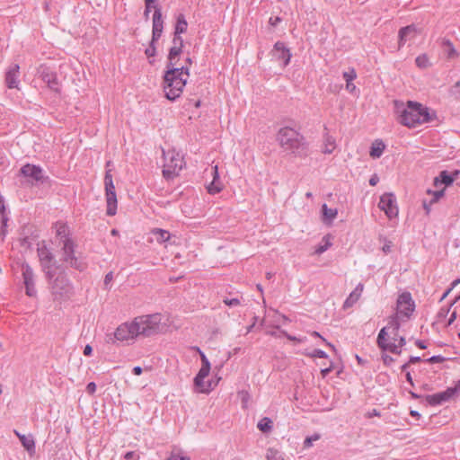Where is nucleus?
Masks as SVG:
<instances>
[{"label": "nucleus", "mask_w": 460, "mask_h": 460, "mask_svg": "<svg viewBox=\"0 0 460 460\" xmlns=\"http://www.w3.org/2000/svg\"><path fill=\"white\" fill-rule=\"evenodd\" d=\"M179 57L168 55L166 72L164 76V90L167 99L174 101L181 96L190 76V58L185 59L186 65L178 66Z\"/></svg>", "instance_id": "nucleus-1"}, {"label": "nucleus", "mask_w": 460, "mask_h": 460, "mask_svg": "<svg viewBox=\"0 0 460 460\" xmlns=\"http://www.w3.org/2000/svg\"><path fill=\"white\" fill-rule=\"evenodd\" d=\"M394 111L399 123L408 128H415L431 120L429 109L416 102L408 101L404 103L394 101Z\"/></svg>", "instance_id": "nucleus-2"}, {"label": "nucleus", "mask_w": 460, "mask_h": 460, "mask_svg": "<svg viewBox=\"0 0 460 460\" xmlns=\"http://www.w3.org/2000/svg\"><path fill=\"white\" fill-rule=\"evenodd\" d=\"M53 302L62 305L71 300L75 294V287L64 270L51 273V276H45Z\"/></svg>", "instance_id": "nucleus-3"}, {"label": "nucleus", "mask_w": 460, "mask_h": 460, "mask_svg": "<svg viewBox=\"0 0 460 460\" xmlns=\"http://www.w3.org/2000/svg\"><path fill=\"white\" fill-rule=\"evenodd\" d=\"M279 146L295 155H302L306 149V142L302 134L289 127L279 128L277 134Z\"/></svg>", "instance_id": "nucleus-4"}, {"label": "nucleus", "mask_w": 460, "mask_h": 460, "mask_svg": "<svg viewBox=\"0 0 460 460\" xmlns=\"http://www.w3.org/2000/svg\"><path fill=\"white\" fill-rule=\"evenodd\" d=\"M400 326L399 316L394 314L389 318L388 324L380 330L376 342L383 351L398 352L395 343L388 341L386 336L397 335Z\"/></svg>", "instance_id": "nucleus-5"}, {"label": "nucleus", "mask_w": 460, "mask_h": 460, "mask_svg": "<svg viewBox=\"0 0 460 460\" xmlns=\"http://www.w3.org/2000/svg\"><path fill=\"white\" fill-rule=\"evenodd\" d=\"M138 330L134 320L123 323L116 328L113 333L107 335V342L111 344L117 342L130 344L138 337Z\"/></svg>", "instance_id": "nucleus-6"}, {"label": "nucleus", "mask_w": 460, "mask_h": 460, "mask_svg": "<svg viewBox=\"0 0 460 460\" xmlns=\"http://www.w3.org/2000/svg\"><path fill=\"white\" fill-rule=\"evenodd\" d=\"M162 316L160 314L140 315L134 318L137 327L138 336L149 337L158 333L161 331Z\"/></svg>", "instance_id": "nucleus-7"}, {"label": "nucleus", "mask_w": 460, "mask_h": 460, "mask_svg": "<svg viewBox=\"0 0 460 460\" xmlns=\"http://www.w3.org/2000/svg\"><path fill=\"white\" fill-rule=\"evenodd\" d=\"M163 175L165 179H172L179 174L184 166L183 157L175 150H163Z\"/></svg>", "instance_id": "nucleus-8"}, {"label": "nucleus", "mask_w": 460, "mask_h": 460, "mask_svg": "<svg viewBox=\"0 0 460 460\" xmlns=\"http://www.w3.org/2000/svg\"><path fill=\"white\" fill-rule=\"evenodd\" d=\"M37 253L41 270L45 276H51V273L59 269V266L57 265L53 253L47 247L44 241L38 243Z\"/></svg>", "instance_id": "nucleus-9"}, {"label": "nucleus", "mask_w": 460, "mask_h": 460, "mask_svg": "<svg viewBox=\"0 0 460 460\" xmlns=\"http://www.w3.org/2000/svg\"><path fill=\"white\" fill-rule=\"evenodd\" d=\"M188 28L187 21L183 14H179L177 17L174 35L172 39V46L169 49V54L172 57H179L182 52L183 40L181 36V33L186 32Z\"/></svg>", "instance_id": "nucleus-10"}, {"label": "nucleus", "mask_w": 460, "mask_h": 460, "mask_svg": "<svg viewBox=\"0 0 460 460\" xmlns=\"http://www.w3.org/2000/svg\"><path fill=\"white\" fill-rule=\"evenodd\" d=\"M75 242L66 243L61 245L62 261L66 263V266L82 271L84 270L85 266L84 263L75 256Z\"/></svg>", "instance_id": "nucleus-11"}, {"label": "nucleus", "mask_w": 460, "mask_h": 460, "mask_svg": "<svg viewBox=\"0 0 460 460\" xmlns=\"http://www.w3.org/2000/svg\"><path fill=\"white\" fill-rule=\"evenodd\" d=\"M460 392V380L456 383L455 387H447L445 391L434 394L426 395L427 402L431 406L441 405L444 402L450 401Z\"/></svg>", "instance_id": "nucleus-12"}, {"label": "nucleus", "mask_w": 460, "mask_h": 460, "mask_svg": "<svg viewBox=\"0 0 460 460\" xmlns=\"http://www.w3.org/2000/svg\"><path fill=\"white\" fill-rule=\"evenodd\" d=\"M378 208L384 211L386 217L390 219L395 218L398 216L399 209L397 207L396 197L392 192L384 193L380 197Z\"/></svg>", "instance_id": "nucleus-13"}, {"label": "nucleus", "mask_w": 460, "mask_h": 460, "mask_svg": "<svg viewBox=\"0 0 460 460\" xmlns=\"http://www.w3.org/2000/svg\"><path fill=\"white\" fill-rule=\"evenodd\" d=\"M415 309L414 301L410 292H403L397 298V315L409 318Z\"/></svg>", "instance_id": "nucleus-14"}, {"label": "nucleus", "mask_w": 460, "mask_h": 460, "mask_svg": "<svg viewBox=\"0 0 460 460\" xmlns=\"http://www.w3.org/2000/svg\"><path fill=\"white\" fill-rule=\"evenodd\" d=\"M272 58L281 63V66H287L291 58V53L288 48L282 41H277L271 50Z\"/></svg>", "instance_id": "nucleus-15"}, {"label": "nucleus", "mask_w": 460, "mask_h": 460, "mask_svg": "<svg viewBox=\"0 0 460 460\" xmlns=\"http://www.w3.org/2000/svg\"><path fill=\"white\" fill-rule=\"evenodd\" d=\"M22 271L26 295L35 296L37 290L35 288L34 273L31 267L27 263H23L22 265Z\"/></svg>", "instance_id": "nucleus-16"}, {"label": "nucleus", "mask_w": 460, "mask_h": 460, "mask_svg": "<svg viewBox=\"0 0 460 460\" xmlns=\"http://www.w3.org/2000/svg\"><path fill=\"white\" fill-rule=\"evenodd\" d=\"M164 21L162 17V11L159 5L155 6L153 14V27H152V40L157 41L163 33Z\"/></svg>", "instance_id": "nucleus-17"}, {"label": "nucleus", "mask_w": 460, "mask_h": 460, "mask_svg": "<svg viewBox=\"0 0 460 460\" xmlns=\"http://www.w3.org/2000/svg\"><path fill=\"white\" fill-rule=\"evenodd\" d=\"M20 172L24 177L31 178L35 181H44L43 170L39 165L26 164L21 168Z\"/></svg>", "instance_id": "nucleus-18"}, {"label": "nucleus", "mask_w": 460, "mask_h": 460, "mask_svg": "<svg viewBox=\"0 0 460 460\" xmlns=\"http://www.w3.org/2000/svg\"><path fill=\"white\" fill-rule=\"evenodd\" d=\"M54 229L56 231V238L58 240L60 245L74 242L70 237V230L68 226L64 222H56L54 224Z\"/></svg>", "instance_id": "nucleus-19"}, {"label": "nucleus", "mask_w": 460, "mask_h": 460, "mask_svg": "<svg viewBox=\"0 0 460 460\" xmlns=\"http://www.w3.org/2000/svg\"><path fill=\"white\" fill-rule=\"evenodd\" d=\"M19 74H20V66L17 64H13L9 66L5 73V84L8 88L18 89L19 86Z\"/></svg>", "instance_id": "nucleus-20"}, {"label": "nucleus", "mask_w": 460, "mask_h": 460, "mask_svg": "<svg viewBox=\"0 0 460 460\" xmlns=\"http://www.w3.org/2000/svg\"><path fill=\"white\" fill-rule=\"evenodd\" d=\"M40 76L49 89L54 92L59 91V83L57 75L54 72L45 67L41 70Z\"/></svg>", "instance_id": "nucleus-21"}, {"label": "nucleus", "mask_w": 460, "mask_h": 460, "mask_svg": "<svg viewBox=\"0 0 460 460\" xmlns=\"http://www.w3.org/2000/svg\"><path fill=\"white\" fill-rule=\"evenodd\" d=\"M418 32V29L414 24L401 28L398 33L399 48L402 47L409 40L415 38Z\"/></svg>", "instance_id": "nucleus-22"}, {"label": "nucleus", "mask_w": 460, "mask_h": 460, "mask_svg": "<svg viewBox=\"0 0 460 460\" xmlns=\"http://www.w3.org/2000/svg\"><path fill=\"white\" fill-rule=\"evenodd\" d=\"M212 181L208 185L207 189L209 194L215 195L223 190V183L219 179L218 166L214 165L211 170Z\"/></svg>", "instance_id": "nucleus-23"}, {"label": "nucleus", "mask_w": 460, "mask_h": 460, "mask_svg": "<svg viewBox=\"0 0 460 460\" xmlns=\"http://www.w3.org/2000/svg\"><path fill=\"white\" fill-rule=\"evenodd\" d=\"M363 289L364 285L362 283L358 284L354 290L349 294V296L345 300L343 306L345 308L351 307L355 303H357V301L362 295Z\"/></svg>", "instance_id": "nucleus-24"}, {"label": "nucleus", "mask_w": 460, "mask_h": 460, "mask_svg": "<svg viewBox=\"0 0 460 460\" xmlns=\"http://www.w3.org/2000/svg\"><path fill=\"white\" fill-rule=\"evenodd\" d=\"M336 148V141L333 137L329 135V133H325L323 135V144L322 152L325 155H331Z\"/></svg>", "instance_id": "nucleus-25"}, {"label": "nucleus", "mask_w": 460, "mask_h": 460, "mask_svg": "<svg viewBox=\"0 0 460 460\" xmlns=\"http://www.w3.org/2000/svg\"><path fill=\"white\" fill-rule=\"evenodd\" d=\"M107 202L106 214L108 216H114L117 213V195L116 193L105 194Z\"/></svg>", "instance_id": "nucleus-26"}, {"label": "nucleus", "mask_w": 460, "mask_h": 460, "mask_svg": "<svg viewBox=\"0 0 460 460\" xmlns=\"http://www.w3.org/2000/svg\"><path fill=\"white\" fill-rule=\"evenodd\" d=\"M201 358V367L198 372L199 378H206L210 371V362L206 355L198 348Z\"/></svg>", "instance_id": "nucleus-27"}, {"label": "nucleus", "mask_w": 460, "mask_h": 460, "mask_svg": "<svg viewBox=\"0 0 460 460\" xmlns=\"http://www.w3.org/2000/svg\"><path fill=\"white\" fill-rule=\"evenodd\" d=\"M323 221L326 224H331L337 217V208H330L326 204L322 206Z\"/></svg>", "instance_id": "nucleus-28"}, {"label": "nucleus", "mask_w": 460, "mask_h": 460, "mask_svg": "<svg viewBox=\"0 0 460 460\" xmlns=\"http://www.w3.org/2000/svg\"><path fill=\"white\" fill-rule=\"evenodd\" d=\"M442 48L444 53L447 55V58L451 59L455 58L458 56L457 51L456 50L453 43L449 40L444 39L442 41Z\"/></svg>", "instance_id": "nucleus-29"}, {"label": "nucleus", "mask_w": 460, "mask_h": 460, "mask_svg": "<svg viewBox=\"0 0 460 460\" xmlns=\"http://www.w3.org/2000/svg\"><path fill=\"white\" fill-rule=\"evenodd\" d=\"M385 148L382 140H376L370 149V156L373 158H379Z\"/></svg>", "instance_id": "nucleus-30"}, {"label": "nucleus", "mask_w": 460, "mask_h": 460, "mask_svg": "<svg viewBox=\"0 0 460 460\" xmlns=\"http://www.w3.org/2000/svg\"><path fill=\"white\" fill-rule=\"evenodd\" d=\"M105 194L116 193L111 170H107L104 176Z\"/></svg>", "instance_id": "nucleus-31"}, {"label": "nucleus", "mask_w": 460, "mask_h": 460, "mask_svg": "<svg viewBox=\"0 0 460 460\" xmlns=\"http://www.w3.org/2000/svg\"><path fill=\"white\" fill-rule=\"evenodd\" d=\"M20 442L28 452L35 450V441L31 435L21 437Z\"/></svg>", "instance_id": "nucleus-32"}, {"label": "nucleus", "mask_w": 460, "mask_h": 460, "mask_svg": "<svg viewBox=\"0 0 460 460\" xmlns=\"http://www.w3.org/2000/svg\"><path fill=\"white\" fill-rule=\"evenodd\" d=\"M453 181H454L453 177L447 171L441 172L439 176L435 178V180H434V183L436 186H438V182L443 183L446 186H448V185L452 184Z\"/></svg>", "instance_id": "nucleus-33"}, {"label": "nucleus", "mask_w": 460, "mask_h": 460, "mask_svg": "<svg viewBox=\"0 0 460 460\" xmlns=\"http://www.w3.org/2000/svg\"><path fill=\"white\" fill-rule=\"evenodd\" d=\"M257 428L264 433H268L272 429V420L268 418H262L257 424Z\"/></svg>", "instance_id": "nucleus-34"}, {"label": "nucleus", "mask_w": 460, "mask_h": 460, "mask_svg": "<svg viewBox=\"0 0 460 460\" xmlns=\"http://www.w3.org/2000/svg\"><path fill=\"white\" fill-rule=\"evenodd\" d=\"M266 458L267 460H285L283 453L273 447L268 448Z\"/></svg>", "instance_id": "nucleus-35"}, {"label": "nucleus", "mask_w": 460, "mask_h": 460, "mask_svg": "<svg viewBox=\"0 0 460 460\" xmlns=\"http://www.w3.org/2000/svg\"><path fill=\"white\" fill-rule=\"evenodd\" d=\"M154 234H155L156 240L159 243H164V242L168 241L170 238V233L166 230L155 229Z\"/></svg>", "instance_id": "nucleus-36"}, {"label": "nucleus", "mask_w": 460, "mask_h": 460, "mask_svg": "<svg viewBox=\"0 0 460 460\" xmlns=\"http://www.w3.org/2000/svg\"><path fill=\"white\" fill-rule=\"evenodd\" d=\"M415 63L420 68H426L429 66V60L427 55H420L416 58Z\"/></svg>", "instance_id": "nucleus-37"}, {"label": "nucleus", "mask_w": 460, "mask_h": 460, "mask_svg": "<svg viewBox=\"0 0 460 460\" xmlns=\"http://www.w3.org/2000/svg\"><path fill=\"white\" fill-rule=\"evenodd\" d=\"M323 242L324 243H320L316 248H315V251L314 252L318 255L323 253L325 251H327L329 249V247L332 245L331 242L329 241V239L325 236L323 237Z\"/></svg>", "instance_id": "nucleus-38"}, {"label": "nucleus", "mask_w": 460, "mask_h": 460, "mask_svg": "<svg viewBox=\"0 0 460 460\" xmlns=\"http://www.w3.org/2000/svg\"><path fill=\"white\" fill-rule=\"evenodd\" d=\"M0 204H1V206H0V214L2 215V221H3V226H2L1 234L3 235H4L5 233H4V227L6 226L8 218H7V217L4 216L5 206L4 204V198H3V196H0Z\"/></svg>", "instance_id": "nucleus-39"}, {"label": "nucleus", "mask_w": 460, "mask_h": 460, "mask_svg": "<svg viewBox=\"0 0 460 460\" xmlns=\"http://www.w3.org/2000/svg\"><path fill=\"white\" fill-rule=\"evenodd\" d=\"M155 3H156V0H145L146 9L144 12V16L146 20L149 17V13L151 12V9L152 8L155 9V6L157 5Z\"/></svg>", "instance_id": "nucleus-40"}, {"label": "nucleus", "mask_w": 460, "mask_h": 460, "mask_svg": "<svg viewBox=\"0 0 460 460\" xmlns=\"http://www.w3.org/2000/svg\"><path fill=\"white\" fill-rule=\"evenodd\" d=\"M342 76L346 83H349L357 77V74L354 68H349V71L343 72Z\"/></svg>", "instance_id": "nucleus-41"}, {"label": "nucleus", "mask_w": 460, "mask_h": 460, "mask_svg": "<svg viewBox=\"0 0 460 460\" xmlns=\"http://www.w3.org/2000/svg\"><path fill=\"white\" fill-rule=\"evenodd\" d=\"M155 42L156 41H153L151 40V42L149 44V47L146 49L145 51V54L148 57V58H154L156 54V47H155Z\"/></svg>", "instance_id": "nucleus-42"}, {"label": "nucleus", "mask_w": 460, "mask_h": 460, "mask_svg": "<svg viewBox=\"0 0 460 460\" xmlns=\"http://www.w3.org/2000/svg\"><path fill=\"white\" fill-rule=\"evenodd\" d=\"M320 438L318 434H314L313 436L307 437L304 441V447L308 448L313 446V443Z\"/></svg>", "instance_id": "nucleus-43"}, {"label": "nucleus", "mask_w": 460, "mask_h": 460, "mask_svg": "<svg viewBox=\"0 0 460 460\" xmlns=\"http://www.w3.org/2000/svg\"><path fill=\"white\" fill-rule=\"evenodd\" d=\"M204 379L205 378H199V376L197 375L195 377H194V385L199 388V391L204 393V392H208V390L206 389L204 387Z\"/></svg>", "instance_id": "nucleus-44"}, {"label": "nucleus", "mask_w": 460, "mask_h": 460, "mask_svg": "<svg viewBox=\"0 0 460 460\" xmlns=\"http://www.w3.org/2000/svg\"><path fill=\"white\" fill-rule=\"evenodd\" d=\"M406 344L405 338L403 336H400L395 342V346L397 347L398 352H393L394 354L400 355L402 353V347Z\"/></svg>", "instance_id": "nucleus-45"}, {"label": "nucleus", "mask_w": 460, "mask_h": 460, "mask_svg": "<svg viewBox=\"0 0 460 460\" xmlns=\"http://www.w3.org/2000/svg\"><path fill=\"white\" fill-rule=\"evenodd\" d=\"M310 356L312 358H327V354L325 351L320 349H315L311 354Z\"/></svg>", "instance_id": "nucleus-46"}, {"label": "nucleus", "mask_w": 460, "mask_h": 460, "mask_svg": "<svg viewBox=\"0 0 460 460\" xmlns=\"http://www.w3.org/2000/svg\"><path fill=\"white\" fill-rule=\"evenodd\" d=\"M167 460H190L189 457L181 456L179 452L172 451Z\"/></svg>", "instance_id": "nucleus-47"}, {"label": "nucleus", "mask_w": 460, "mask_h": 460, "mask_svg": "<svg viewBox=\"0 0 460 460\" xmlns=\"http://www.w3.org/2000/svg\"><path fill=\"white\" fill-rule=\"evenodd\" d=\"M223 302H224L226 305H228V306H230V307L237 306V305H240V300H239L238 298H227V297H226V298H225V299L223 300Z\"/></svg>", "instance_id": "nucleus-48"}, {"label": "nucleus", "mask_w": 460, "mask_h": 460, "mask_svg": "<svg viewBox=\"0 0 460 460\" xmlns=\"http://www.w3.org/2000/svg\"><path fill=\"white\" fill-rule=\"evenodd\" d=\"M446 360V358L441 355H436L432 356L429 358H428L426 361L429 363H441Z\"/></svg>", "instance_id": "nucleus-49"}, {"label": "nucleus", "mask_w": 460, "mask_h": 460, "mask_svg": "<svg viewBox=\"0 0 460 460\" xmlns=\"http://www.w3.org/2000/svg\"><path fill=\"white\" fill-rule=\"evenodd\" d=\"M428 192L432 193V195H433L431 203L437 202L444 195V190H436V191L429 190Z\"/></svg>", "instance_id": "nucleus-50"}, {"label": "nucleus", "mask_w": 460, "mask_h": 460, "mask_svg": "<svg viewBox=\"0 0 460 460\" xmlns=\"http://www.w3.org/2000/svg\"><path fill=\"white\" fill-rule=\"evenodd\" d=\"M382 359H383L384 364L386 366H390V365H392L393 362H394V358H392L391 356H389L387 354H383Z\"/></svg>", "instance_id": "nucleus-51"}, {"label": "nucleus", "mask_w": 460, "mask_h": 460, "mask_svg": "<svg viewBox=\"0 0 460 460\" xmlns=\"http://www.w3.org/2000/svg\"><path fill=\"white\" fill-rule=\"evenodd\" d=\"M112 279H113V272L110 271L105 275V278H104V286L106 288H108V286L112 281Z\"/></svg>", "instance_id": "nucleus-52"}, {"label": "nucleus", "mask_w": 460, "mask_h": 460, "mask_svg": "<svg viewBox=\"0 0 460 460\" xmlns=\"http://www.w3.org/2000/svg\"><path fill=\"white\" fill-rule=\"evenodd\" d=\"M96 391V384L94 382H90L87 385H86V392L89 394H93Z\"/></svg>", "instance_id": "nucleus-53"}, {"label": "nucleus", "mask_w": 460, "mask_h": 460, "mask_svg": "<svg viewBox=\"0 0 460 460\" xmlns=\"http://www.w3.org/2000/svg\"><path fill=\"white\" fill-rule=\"evenodd\" d=\"M379 181V178L377 177L376 174H374L370 179H369V184L371 186H376L377 184Z\"/></svg>", "instance_id": "nucleus-54"}, {"label": "nucleus", "mask_w": 460, "mask_h": 460, "mask_svg": "<svg viewBox=\"0 0 460 460\" xmlns=\"http://www.w3.org/2000/svg\"><path fill=\"white\" fill-rule=\"evenodd\" d=\"M142 372H143V369H142V367H139V366H136V367H133V369H132V373H133L134 375H136V376H140V375L142 374Z\"/></svg>", "instance_id": "nucleus-55"}, {"label": "nucleus", "mask_w": 460, "mask_h": 460, "mask_svg": "<svg viewBox=\"0 0 460 460\" xmlns=\"http://www.w3.org/2000/svg\"><path fill=\"white\" fill-rule=\"evenodd\" d=\"M346 89L349 93H353L356 90V85L352 82L347 83L346 84Z\"/></svg>", "instance_id": "nucleus-56"}, {"label": "nucleus", "mask_w": 460, "mask_h": 460, "mask_svg": "<svg viewBox=\"0 0 460 460\" xmlns=\"http://www.w3.org/2000/svg\"><path fill=\"white\" fill-rule=\"evenodd\" d=\"M415 345H416L418 348L421 349H426V348H427V345H426L425 341H420V340H417V341H415Z\"/></svg>", "instance_id": "nucleus-57"}, {"label": "nucleus", "mask_w": 460, "mask_h": 460, "mask_svg": "<svg viewBox=\"0 0 460 460\" xmlns=\"http://www.w3.org/2000/svg\"><path fill=\"white\" fill-rule=\"evenodd\" d=\"M93 352V348L90 345H86L84 349V356H91Z\"/></svg>", "instance_id": "nucleus-58"}, {"label": "nucleus", "mask_w": 460, "mask_h": 460, "mask_svg": "<svg viewBox=\"0 0 460 460\" xmlns=\"http://www.w3.org/2000/svg\"><path fill=\"white\" fill-rule=\"evenodd\" d=\"M391 246H392V245H391V242H388V243L386 242V243L384 244L383 248H382L383 252H384L385 253H388V252H390V251H391Z\"/></svg>", "instance_id": "nucleus-59"}, {"label": "nucleus", "mask_w": 460, "mask_h": 460, "mask_svg": "<svg viewBox=\"0 0 460 460\" xmlns=\"http://www.w3.org/2000/svg\"><path fill=\"white\" fill-rule=\"evenodd\" d=\"M281 19L279 17H271L270 18V23L272 25V26H276L279 22H280Z\"/></svg>", "instance_id": "nucleus-60"}, {"label": "nucleus", "mask_w": 460, "mask_h": 460, "mask_svg": "<svg viewBox=\"0 0 460 460\" xmlns=\"http://www.w3.org/2000/svg\"><path fill=\"white\" fill-rule=\"evenodd\" d=\"M379 415H380L379 411L376 409H373L371 411H368L367 413V418H372L374 416H379Z\"/></svg>", "instance_id": "nucleus-61"}, {"label": "nucleus", "mask_w": 460, "mask_h": 460, "mask_svg": "<svg viewBox=\"0 0 460 460\" xmlns=\"http://www.w3.org/2000/svg\"><path fill=\"white\" fill-rule=\"evenodd\" d=\"M420 361H421V358H420V357H418V356H411L409 358V363L410 364H414V363H417V362H420Z\"/></svg>", "instance_id": "nucleus-62"}, {"label": "nucleus", "mask_w": 460, "mask_h": 460, "mask_svg": "<svg viewBox=\"0 0 460 460\" xmlns=\"http://www.w3.org/2000/svg\"><path fill=\"white\" fill-rule=\"evenodd\" d=\"M456 319V312H453L448 319V322H447V324L448 325H451L455 320Z\"/></svg>", "instance_id": "nucleus-63"}, {"label": "nucleus", "mask_w": 460, "mask_h": 460, "mask_svg": "<svg viewBox=\"0 0 460 460\" xmlns=\"http://www.w3.org/2000/svg\"><path fill=\"white\" fill-rule=\"evenodd\" d=\"M400 336L397 334V335H388L386 336V339H388V341H391V342H396L397 341V339L399 338Z\"/></svg>", "instance_id": "nucleus-64"}]
</instances>
